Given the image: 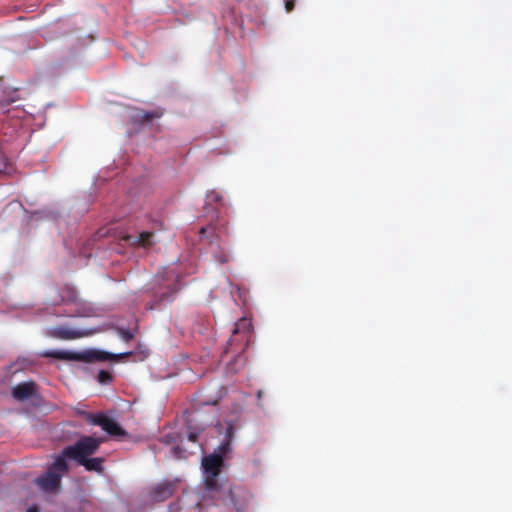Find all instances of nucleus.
Listing matches in <instances>:
<instances>
[{
	"mask_svg": "<svg viewBox=\"0 0 512 512\" xmlns=\"http://www.w3.org/2000/svg\"><path fill=\"white\" fill-rule=\"evenodd\" d=\"M223 465L224 459L222 458V455L217 454L216 451L203 457L202 467L205 476V489L210 492L218 493V497L223 500L227 494L229 500L232 503H235V497L232 488L230 486L226 487L225 484L218 481V477L221 473Z\"/></svg>",
	"mask_w": 512,
	"mask_h": 512,
	"instance_id": "f257e3e1",
	"label": "nucleus"
},
{
	"mask_svg": "<svg viewBox=\"0 0 512 512\" xmlns=\"http://www.w3.org/2000/svg\"><path fill=\"white\" fill-rule=\"evenodd\" d=\"M100 443L101 441L98 438L83 436L74 445L65 447L63 455L79 463L83 459L95 454L99 449Z\"/></svg>",
	"mask_w": 512,
	"mask_h": 512,
	"instance_id": "f03ea898",
	"label": "nucleus"
},
{
	"mask_svg": "<svg viewBox=\"0 0 512 512\" xmlns=\"http://www.w3.org/2000/svg\"><path fill=\"white\" fill-rule=\"evenodd\" d=\"M87 419L96 425L102 427L104 431L113 436H124L126 431L112 418L103 414H87Z\"/></svg>",
	"mask_w": 512,
	"mask_h": 512,
	"instance_id": "7ed1b4c3",
	"label": "nucleus"
},
{
	"mask_svg": "<svg viewBox=\"0 0 512 512\" xmlns=\"http://www.w3.org/2000/svg\"><path fill=\"white\" fill-rule=\"evenodd\" d=\"M178 480H164L150 489V497L155 502H163L170 498L176 488Z\"/></svg>",
	"mask_w": 512,
	"mask_h": 512,
	"instance_id": "20e7f679",
	"label": "nucleus"
},
{
	"mask_svg": "<svg viewBox=\"0 0 512 512\" xmlns=\"http://www.w3.org/2000/svg\"><path fill=\"white\" fill-rule=\"evenodd\" d=\"M90 334H91V332H87L84 330L71 329V328H69L67 326H63V325L55 326L48 330L49 336H51L53 338L61 339V340L78 339V338L88 336Z\"/></svg>",
	"mask_w": 512,
	"mask_h": 512,
	"instance_id": "39448f33",
	"label": "nucleus"
},
{
	"mask_svg": "<svg viewBox=\"0 0 512 512\" xmlns=\"http://www.w3.org/2000/svg\"><path fill=\"white\" fill-rule=\"evenodd\" d=\"M251 333H252L251 321L245 317L240 318L235 323V326L233 329V335L230 339V344L232 345V343L234 341L240 340V341L245 342V345H247L248 342L250 341Z\"/></svg>",
	"mask_w": 512,
	"mask_h": 512,
	"instance_id": "423d86ee",
	"label": "nucleus"
},
{
	"mask_svg": "<svg viewBox=\"0 0 512 512\" xmlns=\"http://www.w3.org/2000/svg\"><path fill=\"white\" fill-rule=\"evenodd\" d=\"M62 475L49 470L42 477L37 478L36 483L46 492L56 491L61 484Z\"/></svg>",
	"mask_w": 512,
	"mask_h": 512,
	"instance_id": "0eeeda50",
	"label": "nucleus"
},
{
	"mask_svg": "<svg viewBox=\"0 0 512 512\" xmlns=\"http://www.w3.org/2000/svg\"><path fill=\"white\" fill-rule=\"evenodd\" d=\"M36 393V384L32 381L22 382L12 388V396L18 401H25Z\"/></svg>",
	"mask_w": 512,
	"mask_h": 512,
	"instance_id": "6e6552de",
	"label": "nucleus"
},
{
	"mask_svg": "<svg viewBox=\"0 0 512 512\" xmlns=\"http://www.w3.org/2000/svg\"><path fill=\"white\" fill-rule=\"evenodd\" d=\"M125 239L132 246L149 248L154 244V233L151 231H143L138 235H128Z\"/></svg>",
	"mask_w": 512,
	"mask_h": 512,
	"instance_id": "1a4fd4ad",
	"label": "nucleus"
},
{
	"mask_svg": "<svg viewBox=\"0 0 512 512\" xmlns=\"http://www.w3.org/2000/svg\"><path fill=\"white\" fill-rule=\"evenodd\" d=\"M69 301L77 305V309L71 311L69 316L91 317L95 315V308L92 305L84 302H77V296L75 292L70 293Z\"/></svg>",
	"mask_w": 512,
	"mask_h": 512,
	"instance_id": "9d476101",
	"label": "nucleus"
},
{
	"mask_svg": "<svg viewBox=\"0 0 512 512\" xmlns=\"http://www.w3.org/2000/svg\"><path fill=\"white\" fill-rule=\"evenodd\" d=\"M132 353L125 352L120 354H113L106 351L93 350L87 353L86 359L90 361H108V360H120L122 358L129 357Z\"/></svg>",
	"mask_w": 512,
	"mask_h": 512,
	"instance_id": "9b49d317",
	"label": "nucleus"
},
{
	"mask_svg": "<svg viewBox=\"0 0 512 512\" xmlns=\"http://www.w3.org/2000/svg\"><path fill=\"white\" fill-rule=\"evenodd\" d=\"M179 290L180 286L176 282L172 285H168L165 292L155 296L154 304L149 308L153 309L154 306H160L162 304L172 302Z\"/></svg>",
	"mask_w": 512,
	"mask_h": 512,
	"instance_id": "f8f14e48",
	"label": "nucleus"
},
{
	"mask_svg": "<svg viewBox=\"0 0 512 512\" xmlns=\"http://www.w3.org/2000/svg\"><path fill=\"white\" fill-rule=\"evenodd\" d=\"M85 467L88 471L102 472L103 471V459L102 458H85L78 463Z\"/></svg>",
	"mask_w": 512,
	"mask_h": 512,
	"instance_id": "ddd939ff",
	"label": "nucleus"
},
{
	"mask_svg": "<svg viewBox=\"0 0 512 512\" xmlns=\"http://www.w3.org/2000/svg\"><path fill=\"white\" fill-rule=\"evenodd\" d=\"M44 357L55 358L59 360H74L77 359V355L70 351L64 350H50L43 353Z\"/></svg>",
	"mask_w": 512,
	"mask_h": 512,
	"instance_id": "4468645a",
	"label": "nucleus"
},
{
	"mask_svg": "<svg viewBox=\"0 0 512 512\" xmlns=\"http://www.w3.org/2000/svg\"><path fill=\"white\" fill-rule=\"evenodd\" d=\"M63 453L58 456L53 464L49 467V470H53L54 472L60 473L61 475L68 471V463Z\"/></svg>",
	"mask_w": 512,
	"mask_h": 512,
	"instance_id": "2eb2a0df",
	"label": "nucleus"
},
{
	"mask_svg": "<svg viewBox=\"0 0 512 512\" xmlns=\"http://www.w3.org/2000/svg\"><path fill=\"white\" fill-rule=\"evenodd\" d=\"M97 380L100 384H109L113 380V376L109 371L101 370L98 373Z\"/></svg>",
	"mask_w": 512,
	"mask_h": 512,
	"instance_id": "dca6fc26",
	"label": "nucleus"
},
{
	"mask_svg": "<svg viewBox=\"0 0 512 512\" xmlns=\"http://www.w3.org/2000/svg\"><path fill=\"white\" fill-rule=\"evenodd\" d=\"M116 331L120 335V337L126 342L131 341L135 337V332L128 329L117 327Z\"/></svg>",
	"mask_w": 512,
	"mask_h": 512,
	"instance_id": "f3484780",
	"label": "nucleus"
},
{
	"mask_svg": "<svg viewBox=\"0 0 512 512\" xmlns=\"http://www.w3.org/2000/svg\"><path fill=\"white\" fill-rule=\"evenodd\" d=\"M207 200L209 203H221L223 196L219 192L211 191L207 194Z\"/></svg>",
	"mask_w": 512,
	"mask_h": 512,
	"instance_id": "a211bd4d",
	"label": "nucleus"
},
{
	"mask_svg": "<svg viewBox=\"0 0 512 512\" xmlns=\"http://www.w3.org/2000/svg\"><path fill=\"white\" fill-rule=\"evenodd\" d=\"M171 452L173 454V456L177 459H181V458H184V454H185V450L182 449L181 447L179 446H174L171 448Z\"/></svg>",
	"mask_w": 512,
	"mask_h": 512,
	"instance_id": "6ab92c4d",
	"label": "nucleus"
},
{
	"mask_svg": "<svg viewBox=\"0 0 512 512\" xmlns=\"http://www.w3.org/2000/svg\"><path fill=\"white\" fill-rule=\"evenodd\" d=\"M230 450V443L229 442H225V443H222L219 447H218V452H216L217 454H221L222 455V458L224 459V455L226 453H228Z\"/></svg>",
	"mask_w": 512,
	"mask_h": 512,
	"instance_id": "aec40b11",
	"label": "nucleus"
},
{
	"mask_svg": "<svg viewBox=\"0 0 512 512\" xmlns=\"http://www.w3.org/2000/svg\"><path fill=\"white\" fill-rule=\"evenodd\" d=\"M159 116H160V114H158L156 112H145L142 115V121L148 122V121H151L152 119L159 117Z\"/></svg>",
	"mask_w": 512,
	"mask_h": 512,
	"instance_id": "412c9836",
	"label": "nucleus"
},
{
	"mask_svg": "<svg viewBox=\"0 0 512 512\" xmlns=\"http://www.w3.org/2000/svg\"><path fill=\"white\" fill-rule=\"evenodd\" d=\"M215 257H216L217 261L221 264L227 263L230 260L229 255L224 254L222 252L219 255H216Z\"/></svg>",
	"mask_w": 512,
	"mask_h": 512,
	"instance_id": "4be33fe9",
	"label": "nucleus"
},
{
	"mask_svg": "<svg viewBox=\"0 0 512 512\" xmlns=\"http://www.w3.org/2000/svg\"><path fill=\"white\" fill-rule=\"evenodd\" d=\"M285 8L287 12H291L294 9V1L288 0L285 2Z\"/></svg>",
	"mask_w": 512,
	"mask_h": 512,
	"instance_id": "5701e85b",
	"label": "nucleus"
},
{
	"mask_svg": "<svg viewBox=\"0 0 512 512\" xmlns=\"http://www.w3.org/2000/svg\"><path fill=\"white\" fill-rule=\"evenodd\" d=\"M198 438V434L196 432H190L188 434V440L191 442H196Z\"/></svg>",
	"mask_w": 512,
	"mask_h": 512,
	"instance_id": "b1692460",
	"label": "nucleus"
},
{
	"mask_svg": "<svg viewBox=\"0 0 512 512\" xmlns=\"http://www.w3.org/2000/svg\"><path fill=\"white\" fill-rule=\"evenodd\" d=\"M256 396H257L258 402H260L262 397H263V391L262 390H258ZM258 405L260 406V403H258Z\"/></svg>",
	"mask_w": 512,
	"mask_h": 512,
	"instance_id": "393cba45",
	"label": "nucleus"
},
{
	"mask_svg": "<svg viewBox=\"0 0 512 512\" xmlns=\"http://www.w3.org/2000/svg\"><path fill=\"white\" fill-rule=\"evenodd\" d=\"M26 512H39V509L36 506L29 507Z\"/></svg>",
	"mask_w": 512,
	"mask_h": 512,
	"instance_id": "a878e982",
	"label": "nucleus"
},
{
	"mask_svg": "<svg viewBox=\"0 0 512 512\" xmlns=\"http://www.w3.org/2000/svg\"><path fill=\"white\" fill-rule=\"evenodd\" d=\"M206 232H207V228H205V227H202V228L200 229V231H199V233H200L202 236H205Z\"/></svg>",
	"mask_w": 512,
	"mask_h": 512,
	"instance_id": "bb28decb",
	"label": "nucleus"
}]
</instances>
